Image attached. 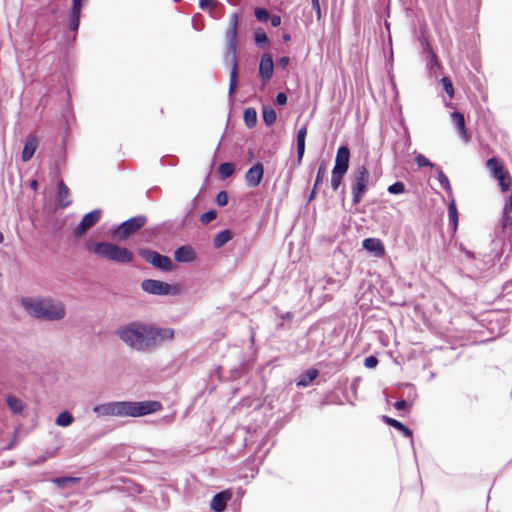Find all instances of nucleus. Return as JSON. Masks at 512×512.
Listing matches in <instances>:
<instances>
[{
    "label": "nucleus",
    "mask_w": 512,
    "mask_h": 512,
    "mask_svg": "<svg viewBox=\"0 0 512 512\" xmlns=\"http://www.w3.org/2000/svg\"><path fill=\"white\" fill-rule=\"evenodd\" d=\"M117 337L130 349L137 352H149L165 341L172 340L174 330L162 328L151 323L132 321L116 330Z\"/></svg>",
    "instance_id": "obj_1"
},
{
    "label": "nucleus",
    "mask_w": 512,
    "mask_h": 512,
    "mask_svg": "<svg viewBox=\"0 0 512 512\" xmlns=\"http://www.w3.org/2000/svg\"><path fill=\"white\" fill-rule=\"evenodd\" d=\"M158 401H111L93 407L99 417H141L161 409Z\"/></svg>",
    "instance_id": "obj_2"
},
{
    "label": "nucleus",
    "mask_w": 512,
    "mask_h": 512,
    "mask_svg": "<svg viewBox=\"0 0 512 512\" xmlns=\"http://www.w3.org/2000/svg\"><path fill=\"white\" fill-rule=\"evenodd\" d=\"M22 306L28 314L37 318L60 320L65 316L63 303L51 298H24Z\"/></svg>",
    "instance_id": "obj_3"
},
{
    "label": "nucleus",
    "mask_w": 512,
    "mask_h": 512,
    "mask_svg": "<svg viewBox=\"0 0 512 512\" xmlns=\"http://www.w3.org/2000/svg\"><path fill=\"white\" fill-rule=\"evenodd\" d=\"M85 248L90 253L116 263H130L133 260V254L131 251L111 242L89 240L85 244Z\"/></svg>",
    "instance_id": "obj_4"
},
{
    "label": "nucleus",
    "mask_w": 512,
    "mask_h": 512,
    "mask_svg": "<svg viewBox=\"0 0 512 512\" xmlns=\"http://www.w3.org/2000/svg\"><path fill=\"white\" fill-rule=\"evenodd\" d=\"M85 248L90 253L116 263H130L133 260V254L131 251L111 242L89 240L85 244Z\"/></svg>",
    "instance_id": "obj_5"
},
{
    "label": "nucleus",
    "mask_w": 512,
    "mask_h": 512,
    "mask_svg": "<svg viewBox=\"0 0 512 512\" xmlns=\"http://www.w3.org/2000/svg\"><path fill=\"white\" fill-rule=\"evenodd\" d=\"M238 16L233 14L230 19V26L226 33V62L231 65L229 94H233L237 85V62H236V38H237Z\"/></svg>",
    "instance_id": "obj_6"
},
{
    "label": "nucleus",
    "mask_w": 512,
    "mask_h": 512,
    "mask_svg": "<svg viewBox=\"0 0 512 512\" xmlns=\"http://www.w3.org/2000/svg\"><path fill=\"white\" fill-rule=\"evenodd\" d=\"M141 288L144 292L156 296L176 295L179 293L177 286L154 279L142 281Z\"/></svg>",
    "instance_id": "obj_7"
},
{
    "label": "nucleus",
    "mask_w": 512,
    "mask_h": 512,
    "mask_svg": "<svg viewBox=\"0 0 512 512\" xmlns=\"http://www.w3.org/2000/svg\"><path fill=\"white\" fill-rule=\"evenodd\" d=\"M370 173L365 166H359L353 174V201L359 203L367 189Z\"/></svg>",
    "instance_id": "obj_8"
},
{
    "label": "nucleus",
    "mask_w": 512,
    "mask_h": 512,
    "mask_svg": "<svg viewBox=\"0 0 512 512\" xmlns=\"http://www.w3.org/2000/svg\"><path fill=\"white\" fill-rule=\"evenodd\" d=\"M486 166L493 177L498 181L501 190L503 192L508 191L512 184V179L500 161L495 157L490 158L487 160Z\"/></svg>",
    "instance_id": "obj_9"
},
{
    "label": "nucleus",
    "mask_w": 512,
    "mask_h": 512,
    "mask_svg": "<svg viewBox=\"0 0 512 512\" xmlns=\"http://www.w3.org/2000/svg\"><path fill=\"white\" fill-rule=\"evenodd\" d=\"M486 166L493 177L498 181L501 190L503 192L508 191L512 184V179L500 161L495 157L490 158L487 160Z\"/></svg>",
    "instance_id": "obj_10"
},
{
    "label": "nucleus",
    "mask_w": 512,
    "mask_h": 512,
    "mask_svg": "<svg viewBox=\"0 0 512 512\" xmlns=\"http://www.w3.org/2000/svg\"><path fill=\"white\" fill-rule=\"evenodd\" d=\"M146 223L144 216H136L120 224L114 231L113 236L115 239L122 241L128 236L135 233Z\"/></svg>",
    "instance_id": "obj_11"
},
{
    "label": "nucleus",
    "mask_w": 512,
    "mask_h": 512,
    "mask_svg": "<svg viewBox=\"0 0 512 512\" xmlns=\"http://www.w3.org/2000/svg\"><path fill=\"white\" fill-rule=\"evenodd\" d=\"M139 255L148 263L162 271H171L173 269V262L171 259L167 256L159 254L156 251L140 249Z\"/></svg>",
    "instance_id": "obj_12"
},
{
    "label": "nucleus",
    "mask_w": 512,
    "mask_h": 512,
    "mask_svg": "<svg viewBox=\"0 0 512 512\" xmlns=\"http://www.w3.org/2000/svg\"><path fill=\"white\" fill-rule=\"evenodd\" d=\"M102 216V211L100 209H95L87 214H85L80 221V223L74 229L75 237H81L87 230L93 227L96 223L99 222Z\"/></svg>",
    "instance_id": "obj_13"
},
{
    "label": "nucleus",
    "mask_w": 512,
    "mask_h": 512,
    "mask_svg": "<svg viewBox=\"0 0 512 512\" xmlns=\"http://www.w3.org/2000/svg\"><path fill=\"white\" fill-rule=\"evenodd\" d=\"M263 174V165L261 163L255 164L245 174L246 184L251 188L257 187L263 179Z\"/></svg>",
    "instance_id": "obj_14"
},
{
    "label": "nucleus",
    "mask_w": 512,
    "mask_h": 512,
    "mask_svg": "<svg viewBox=\"0 0 512 512\" xmlns=\"http://www.w3.org/2000/svg\"><path fill=\"white\" fill-rule=\"evenodd\" d=\"M350 151L347 146H340L337 150L333 170L346 173L349 168Z\"/></svg>",
    "instance_id": "obj_15"
},
{
    "label": "nucleus",
    "mask_w": 512,
    "mask_h": 512,
    "mask_svg": "<svg viewBox=\"0 0 512 512\" xmlns=\"http://www.w3.org/2000/svg\"><path fill=\"white\" fill-rule=\"evenodd\" d=\"M362 246L375 257L382 258L385 255V246L378 238H366L363 240Z\"/></svg>",
    "instance_id": "obj_16"
},
{
    "label": "nucleus",
    "mask_w": 512,
    "mask_h": 512,
    "mask_svg": "<svg viewBox=\"0 0 512 512\" xmlns=\"http://www.w3.org/2000/svg\"><path fill=\"white\" fill-rule=\"evenodd\" d=\"M273 59L270 54H264L259 64V75L264 82H268L273 76Z\"/></svg>",
    "instance_id": "obj_17"
},
{
    "label": "nucleus",
    "mask_w": 512,
    "mask_h": 512,
    "mask_svg": "<svg viewBox=\"0 0 512 512\" xmlns=\"http://www.w3.org/2000/svg\"><path fill=\"white\" fill-rule=\"evenodd\" d=\"M232 498L230 490H224L217 493L211 501L210 507L215 512H223L226 508L227 502Z\"/></svg>",
    "instance_id": "obj_18"
},
{
    "label": "nucleus",
    "mask_w": 512,
    "mask_h": 512,
    "mask_svg": "<svg viewBox=\"0 0 512 512\" xmlns=\"http://www.w3.org/2000/svg\"><path fill=\"white\" fill-rule=\"evenodd\" d=\"M175 260L180 263H191L196 259V253L191 246H181L174 252Z\"/></svg>",
    "instance_id": "obj_19"
},
{
    "label": "nucleus",
    "mask_w": 512,
    "mask_h": 512,
    "mask_svg": "<svg viewBox=\"0 0 512 512\" xmlns=\"http://www.w3.org/2000/svg\"><path fill=\"white\" fill-rule=\"evenodd\" d=\"M451 120L454 126L457 128L459 136L463 139L464 142H468L470 137L465 128L464 115L460 112H453L451 114Z\"/></svg>",
    "instance_id": "obj_20"
},
{
    "label": "nucleus",
    "mask_w": 512,
    "mask_h": 512,
    "mask_svg": "<svg viewBox=\"0 0 512 512\" xmlns=\"http://www.w3.org/2000/svg\"><path fill=\"white\" fill-rule=\"evenodd\" d=\"M37 145H38V141H37L36 137H34V136L27 137L24 147H23L22 155H21L23 162H28L33 157V155L36 151Z\"/></svg>",
    "instance_id": "obj_21"
},
{
    "label": "nucleus",
    "mask_w": 512,
    "mask_h": 512,
    "mask_svg": "<svg viewBox=\"0 0 512 512\" xmlns=\"http://www.w3.org/2000/svg\"><path fill=\"white\" fill-rule=\"evenodd\" d=\"M57 204L60 208H66L71 204L70 191L62 181L58 183Z\"/></svg>",
    "instance_id": "obj_22"
},
{
    "label": "nucleus",
    "mask_w": 512,
    "mask_h": 512,
    "mask_svg": "<svg viewBox=\"0 0 512 512\" xmlns=\"http://www.w3.org/2000/svg\"><path fill=\"white\" fill-rule=\"evenodd\" d=\"M307 135V128L301 127L297 132V155L300 162L305 152V139Z\"/></svg>",
    "instance_id": "obj_23"
},
{
    "label": "nucleus",
    "mask_w": 512,
    "mask_h": 512,
    "mask_svg": "<svg viewBox=\"0 0 512 512\" xmlns=\"http://www.w3.org/2000/svg\"><path fill=\"white\" fill-rule=\"evenodd\" d=\"M318 374L319 372L316 369H310L306 371L299 377L297 386L307 387L318 377Z\"/></svg>",
    "instance_id": "obj_24"
},
{
    "label": "nucleus",
    "mask_w": 512,
    "mask_h": 512,
    "mask_svg": "<svg viewBox=\"0 0 512 512\" xmlns=\"http://www.w3.org/2000/svg\"><path fill=\"white\" fill-rule=\"evenodd\" d=\"M383 420L388 425H390V426L396 428L397 430H399L400 432H402L404 434V436H406V437L412 436V431L409 428H407L404 424L399 422L398 420L390 418L388 416H383Z\"/></svg>",
    "instance_id": "obj_25"
},
{
    "label": "nucleus",
    "mask_w": 512,
    "mask_h": 512,
    "mask_svg": "<svg viewBox=\"0 0 512 512\" xmlns=\"http://www.w3.org/2000/svg\"><path fill=\"white\" fill-rule=\"evenodd\" d=\"M503 226L512 225V195L508 196L503 208Z\"/></svg>",
    "instance_id": "obj_26"
},
{
    "label": "nucleus",
    "mask_w": 512,
    "mask_h": 512,
    "mask_svg": "<svg viewBox=\"0 0 512 512\" xmlns=\"http://www.w3.org/2000/svg\"><path fill=\"white\" fill-rule=\"evenodd\" d=\"M6 401H7L8 407L10 408V410L13 413L18 414V413H21L23 411L24 403L19 398L14 397V396H8Z\"/></svg>",
    "instance_id": "obj_27"
},
{
    "label": "nucleus",
    "mask_w": 512,
    "mask_h": 512,
    "mask_svg": "<svg viewBox=\"0 0 512 512\" xmlns=\"http://www.w3.org/2000/svg\"><path fill=\"white\" fill-rule=\"evenodd\" d=\"M231 238H232L231 232L228 230H224L215 236V238L213 240V244L216 248H221L227 242H229L231 240Z\"/></svg>",
    "instance_id": "obj_28"
},
{
    "label": "nucleus",
    "mask_w": 512,
    "mask_h": 512,
    "mask_svg": "<svg viewBox=\"0 0 512 512\" xmlns=\"http://www.w3.org/2000/svg\"><path fill=\"white\" fill-rule=\"evenodd\" d=\"M81 17V9L77 7H72L70 20H69V28L73 31H76L79 27Z\"/></svg>",
    "instance_id": "obj_29"
},
{
    "label": "nucleus",
    "mask_w": 512,
    "mask_h": 512,
    "mask_svg": "<svg viewBox=\"0 0 512 512\" xmlns=\"http://www.w3.org/2000/svg\"><path fill=\"white\" fill-rule=\"evenodd\" d=\"M73 421H74V418H73L72 414L69 413L68 411H65V412L60 413L57 416L55 423L58 426L67 427V426L71 425L73 423Z\"/></svg>",
    "instance_id": "obj_30"
},
{
    "label": "nucleus",
    "mask_w": 512,
    "mask_h": 512,
    "mask_svg": "<svg viewBox=\"0 0 512 512\" xmlns=\"http://www.w3.org/2000/svg\"><path fill=\"white\" fill-rule=\"evenodd\" d=\"M448 217L449 221L452 223L454 230L457 228L458 223V213L455 204V200L452 198L448 205Z\"/></svg>",
    "instance_id": "obj_31"
},
{
    "label": "nucleus",
    "mask_w": 512,
    "mask_h": 512,
    "mask_svg": "<svg viewBox=\"0 0 512 512\" xmlns=\"http://www.w3.org/2000/svg\"><path fill=\"white\" fill-rule=\"evenodd\" d=\"M244 121L248 127H254L257 122V113L253 108H247L244 111Z\"/></svg>",
    "instance_id": "obj_32"
},
{
    "label": "nucleus",
    "mask_w": 512,
    "mask_h": 512,
    "mask_svg": "<svg viewBox=\"0 0 512 512\" xmlns=\"http://www.w3.org/2000/svg\"><path fill=\"white\" fill-rule=\"evenodd\" d=\"M78 481H79V479L75 478V477H60V478H55L53 480V482L60 488L70 487V486L76 484Z\"/></svg>",
    "instance_id": "obj_33"
},
{
    "label": "nucleus",
    "mask_w": 512,
    "mask_h": 512,
    "mask_svg": "<svg viewBox=\"0 0 512 512\" xmlns=\"http://www.w3.org/2000/svg\"><path fill=\"white\" fill-rule=\"evenodd\" d=\"M346 173H342L341 171H336L332 169L331 175V188L336 191L341 185L342 179Z\"/></svg>",
    "instance_id": "obj_34"
},
{
    "label": "nucleus",
    "mask_w": 512,
    "mask_h": 512,
    "mask_svg": "<svg viewBox=\"0 0 512 512\" xmlns=\"http://www.w3.org/2000/svg\"><path fill=\"white\" fill-rule=\"evenodd\" d=\"M276 118V112L272 108H263V120L268 126L272 125L276 121Z\"/></svg>",
    "instance_id": "obj_35"
},
{
    "label": "nucleus",
    "mask_w": 512,
    "mask_h": 512,
    "mask_svg": "<svg viewBox=\"0 0 512 512\" xmlns=\"http://www.w3.org/2000/svg\"><path fill=\"white\" fill-rule=\"evenodd\" d=\"M219 174L220 176L225 179L230 177L234 172V166L231 163H222L219 166Z\"/></svg>",
    "instance_id": "obj_36"
},
{
    "label": "nucleus",
    "mask_w": 512,
    "mask_h": 512,
    "mask_svg": "<svg viewBox=\"0 0 512 512\" xmlns=\"http://www.w3.org/2000/svg\"><path fill=\"white\" fill-rule=\"evenodd\" d=\"M437 170V174H438V181L440 183V185L449 193L451 194L452 193V189H451V186H450V183H449V180L447 178V176L443 173V171L439 168L436 169Z\"/></svg>",
    "instance_id": "obj_37"
},
{
    "label": "nucleus",
    "mask_w": 512,
    "mask_h": 512,
    "mask_svg": "<svg viewBox=\"0 0 512 512\" xmlns=\"http://www.w3.org/2000/svg\"><path fill=\"white\" fill-rule=\"evenodd\" d=\"M441 83L443 85V89L445 90V92L448 94L450 98H452L454 96V88L450 79L447 77H443L441 79Z\"/></svg>",
    "instance_id": "obj_38"
},
{
    "label": "nucleus",
    "mask_w": 512,
    "mask_h": 512,
    "mask_svg": "<svg viewBox=\"0 0 512 512\" xmlns=\"http://www.w3.org/2000/svg\"><path fill=\"white\" fill-rule=\"evenodd\" d=\"M415 162L416 164L419 166V167H426V166H429L431 168H434L435 165L433 163L430 162V160L428 158H426L424 155L422 154H417L416 157H415Z\"/></svg>",
    "instance_id": "obj_39"
},
{
    "label": "nucleus",
    "mask_w": 512,
    "mask_h": 512,
    "mask_svg": "<svg viewBox=\"0 0 512 512\" xmlns=\"http://www.w3.org/2000/svg\"><path fill=\"white\" fill-rule=\"evenodd\" d=\"M405 191V185L398 181L388 187V192L391 194H401Z\"/></svg>",
    "instance_id": "obj_40"
},
{
    "label": "nucleus",
    "mask_w": 512,
    "mask_h": 512,
    "mask_svg": "<svg viewBox=\"0 0 512 512\" xmlns=\"http://www.w3.org/2000/svg\"><path fill=\"white\" fill-rule=\"evenodd\" d=\"M216 218V212L213 210L207 211L200 216L202 224H208Z\"/></svg>",
    "instance_id": "obj_41"
},
{
    "label": "nucleus",
    "mask_w": 512,
    "mask_h": 512,
    "mask_svg": "<svg viewBox=\"0 0 512 512\" xmlns=\"http://www.w3.org/2000/svg\"><path fill=\"white\" fill-rule=\"evenodd\" d=\"M255 16L259 21H267L269 18V13L266 9L263 8H257L255 9Z\"/></svg>",
    "instance_id": "obj_42"
},
{
    "label": "nucleus",
    "mask_w": 512,
    "mask_h": 512,
    "mask_svg": "<svg viewBox=\"0 0 512 512\" xmlns=\"http://www.w3.org/2000/svg\"><path fill=\"white\" fill-rule=\"evenodd\" d=\"M216 203L219 206H225L228 203V195L225 191H220L216 196Z\"/></svg>",
    "instance_id": "obj_43"
},
{
    "label": "nucleus",
    "mask_w": 512,
    "mask_h": 512,
    "mask_svg": "<svg viewBox=\"0 0 512 512\" xmlns=\"http://www.w3.org/2000/svg\"><path fill=\"white\" fill-rule=\"evenodd\" d=\"M255 42L257 45H263L268 42V37L264 32H256Z\"/></svg>",
    "instance_id": "obj_44"
},
{
    "label": "nucleus",
    "mask_w": 512,
    "mask_h": 512,
    "mask_svg": "<svg viewBox=\"0 0 512 512\" xmlns=\"http://www.w3.org/2000/svg\"><path fill=\"white\" fill-rule=\"evenodd\" d=\"M215 0H199V6L201 9H211L215 6Z\"/></svg>",
    "instance_id": "obj_45"
},
{
    "label": "nucleus",
    "mask_w": 512,
    "mask_h": 512,
    "mask_svg": "<svg viewBox=\"0 0 512 512\" xmlns=\"http://www.w3.org/2000/svg\"><path fill=\"white\" fill-rule=\"evenodd\" d=\"M378 360L374 356H369L365 358L364 365L366 368H375L377 366Z\"/></svg>",
    "instance_id": "obj_46"
},
{
    "label": "nucleus",
    "mask_w": 512,
    "mask_h": 512,
    "mask_svg": "<svg viewBox=\"0 0 512 512\" xmlns=\"http://www.w3.org/2000/svg\"><path fill=\"white\" fill-rule=\"evenodd\" d=\"M276 103L278 105H284L287 103V96L285 93H278L276 96Z\"/></svg>",
    "instance_id": "obj_47"
},
{
    "label": "nucleus",
    "mask_w": 512,
    "mask_h": 512,
    "mask_svg": "<svg viewBox=\"0 0 512 512\" xmlns=\"http://www.w3.org/2000/svg\"><path fill=\"white\" fill-rule=\"evenodd\" d=\"M324 173H325V168L323 165H321L317 172L315 185H318L320 183V181L323 179Z\"/></svg>",
    "instance_id": "obj_48"
},
{
    "label": "nucleus",
    "mask_w": 512,
    "mask_h": 512,
    "mask_svg": "<svg viewBox=\"0 0 512 512\" xmlns=\"http://www.w3.org/2000/svg\"><path fill=\"white\" fill-rule=\"evenodd\" d=\"M408 406L407 402L405 400L397 401L394 404L395 409L397 410H404Z\"/></svg>",
    "instance_id": "obj_49"
},
{
    "label": "nucleus",
    "mask_w": 512,
    "mask_h": 512,
    "mask_svg": "<svg viewBox=\"0 0 512 512\" xmlns=\"http://www.w3.org/2000/svg\"><path fill=\"white\" fill-rule=\"evenodd\" d=\"M281 24V17L278 15H273L271 17V25L273 27H278Z\"/></svg>",
    "instance_id": "obj_50"
},
{
    "label": "nucleus",
    "mask_w": 512,
    "mask_h": 512,
    "mask_svg": "<svg viewBox=\"0 0 512 512\" xmlns=\"http://www.w3.org/2000/svg\"><path fill=\"white\" fill-rule=\"evenodd\" d=\"M289 64V57L283 56L278 60V65L285 68Z\"/></svg>",
    "instance_id": "obj_51"
},
{
    "label": "nucleus",
    "mask_w": 512,
    "mask_h": 512,
    "mask_svg": "<svg viewBox=\"0 0 512 512\" xmlns=\"http://www.w3.org/2000/svg\"><path fill=\"white\" fill-rule=\"evenodd\" d=\"M72 7L82 9V0H72Z\"/></svg>",
    "instance_id": "obj_52"
},
{
    "label": "nucleus",
    "mask_w": 512,
    "mask_h": 512,
    "mask_svg": "<svg viewBox=\"0 0 512 512\" xmlns=\"http://www.w3.org/2000/svg\"><path fill=\"white\" fill-rule=\"evenodd\" d=\"M30 187H31V189L36 190L38 188V182L36 180H33L30 183Z\"/></svg>",
    "instance_id": "obj_53"
},
{
    "label": "nucleus",
    "mask_w": 512,
    "mask_h": 512,
    "mask_svg": "<svg viewBox=\"0 0 512 512\" xmlns=\"http://www.w3.org/2000/svg\"><path fill=\"white\" fill-rule=\"evenodd\" d=\"M316 12V16L318 19H320L321 17V8H320V5H318V8H313Z\"/></svg>",
    "instance_id": "obj_54"
},
{
    "label": "nucleus",
    "mask_w": 512,
    "mask_h": 512,
    "mask_svg": "<svg viewBox=\"0 0 512 512\" xmlns=\"http://www.w3.org/2000/svg\"><path fill=\"white\" fill-rule=\"evenodd\" d=\"M311 3L313 8H318V5H320L319 0H311Z\"/></svg>",
    "instance_id": "obj_55"
},
{
    "label": "nucleus",
    "mask_w": 512,
    "mask_h": 512,
    "mask_svg": "<svg viewBox=\"0 0 512 512\" xmlns=\"http://www.w3.org/2000/svg\"><path fill=\"white\" fill-rule=\"evenodd\" d=\"M283 39H284V41H289L290 40V35L289 34H285Z\"/></svg>",
    "instance_id": "obj_56"
},
{
    "label": "nucleus",
    "mask_w": 512,
    "mask_h": 512,
    "mask_svg": "<svg viewBox=\"0 0 512 512\" xmlns=\"http://www.w3.org/2000/svg\"><path fill=\"white\" fill-rule=\"evenodd\" d=\"M4 241V235L0 232V244Z\"/></svg>",
    "instance_id": "obj_57"
}]
</instances>
